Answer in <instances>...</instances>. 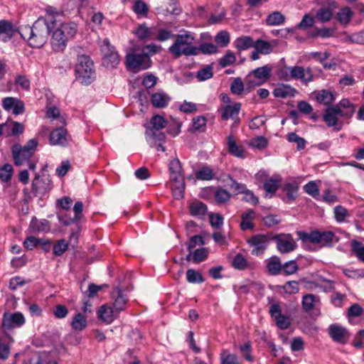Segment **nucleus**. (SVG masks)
<instances>
[{
  "label": "nucleus",
  "instance_id": "1",
  "mask_svg": "<svg viewBox=\"0 0 364 364\" xmlns=\"http://www.w3.org/2000/svg\"><path fill=\"white\" fill-rule=\"evenodd\" d=\"M53 23L51 17L48 19L38 18L32 26L21 27L18 32L31 47L40 48L47 42L49 33L55 28Z\"/></svg>",
  "mask_w": 364,
  "mask_h": 364
},
{
  "label": "nucleus",
  "instance_id": "2",
  "mask_svg": "<svg viewBox=\"0 0 364 364\" xmlns=\"http://www.w3.org/2000/svg\"><path fill=\"white\" fill-rule=\"evenodd\" d=\"M77 32V26L74 22L58 24L51 31L52 36L50 44L55 52H60L65 50L67 41L73 38Z\"/></svg>",
  "mask_w": 364,
  "mask_h": 364
},
{
  "label": "nucleus",
  "instance_id": "3",
  "mask_svg": "<svg viewBox=\"0 0 364 364\" xmlns=\"http://www.w3.org/2000/svg\"><path fill=\"white\" fill-rule=\"evenodd\" d=\"M38 144L36 139H31L23 146L18 144H14L11 147V154L15 165L20 166L27 163L28 168L35 171L36 162L31 160V158L33 156Z\"/></svg>",
  "mask_w": 364,
  "mask_h": 364
},
{
  "label": "nucleus",
  "instance_id": "4",
  "mask_svg": "<svg viewBox=\"0 0 364 364\" xmlns=\"http://www.w3.org/2000/svg\"><path fill=\"white\" fill-rule=\"evenodd\" d=\"M194 40L195 37L190 32L177 35L174 43L169 47V51L176 58L183 55H197L198 49L193 46Z\"/></svg>",
  "mask_w": 364,
  "mask_h": 364
},
{
  "label": "nucleus",
  "instance_id": "5",
  "mask_svg": "<svg viewBox=\"0 0 364 364\" xmlns=\"http://www.w3.org/2000/svg\"><path fill=\"white\" fill-rule=\"evenodd\" d=\"M76 80L83 85H90L95 78L93 62L89 56H78L75 65Z\"/></svg>",
  "mask_w": 364,
  "mask_h": 364
},
{
  "label": "nucleus",
  "instance_id": "6",
  "mask_svg": "<svg viewBox=\"0 0 364 364\" xmlns=\"http://www.w3.org/2000/svg\"><path fill=\"white\" fill-rule=\"evenodd\" d=\"M166 121L160 115H154L146 127L145 134L150 146H155L157 141H164L165 134L161 131L166 126Z\"/></svg>",
  "mask_w": 364,
  "mask_h": 364
},
{
  "label": "nucleus",
  "instance_id": "7",
  "mask_svg": "<svg viewBox=\"0 0 364 364\" xmlns=\"http://www.w3.org/2000/svg\"><path fill=\"white\" fill-rule=\"evenodd\" d=\"M126 65L129 70L137 73L149 68L151 65V60L146 54L132 52L127 55Z\"/></svg>",
  "mask_w": 364,
  "mask_h": 364
},
{
  "label": "nucleus",
  "instance_id": "8",
  "mask_svg": "<svg viewBox=\"0 0 364 364\" xmlns=\"http://www.w3.org/2000/svg\"><path fill=\"white\" fill-rule=\"evenodd\" d=\"M103 53V64L107 68H114L119 63L118 53L114 50L107 39H105L101 45Z\"/></svg>",
  "mask_w": 364,
  "mask_h": 364
},
{
  "label": "nucleus",
  "instance_id": "9",
  "mask_svg": "<svg viewBox=\"0 0 364 364\" xmlns=\"http://www.w3.org/2000/svg\"><path fill=\"white\" fill-rule=\"evenodd\" d=\"M26 322L24 316L21 312L4 313L2 319V327L10 330L22 326Z\"/></svg>",
  "mask_w": 364,
  "mask_h": 364
},
{
  "label": "nucleus",
  "instance_id": "10",
  "mask_svg": "<svg viewBox=\"0 0 364 364\" xmlns=\"http://www.w3.org/2000/svg\"><path fill=\"white\" fill-rule=\"evenodd\" d=\"M269 314L276 322L277 327L280 329H287L290 324L291 320L289 316L282 314V309L279 304H274L269 307Z\"/></svg>",
  "mask_w": 364,
  "mask_h": 364
},
{
  "label": "nucleus",
  "instance_id": "11",
  "mask_svg": "<svg viewBox=\"0 0 364 364\" xmlns=\"http://www.w3.org/2000/svg\"><path fill=\"white\" fill-rule=\"evenodd\" d=\"M328 330L329 336L335 342L343 345L348 342L350 333L345 327L334 323L330 325Z\"/></svg>",
  "mask_w": 364,
  "mask_h": 364
},
{
  "label": "nucleus",
  "instance_id": "12",
  "mask_svg": "<svg viewBox=\"0 0 364 364\" xmlns=\"http://www.w3.org/2000/svg\"><path fill=\"white\" fill-rule=\"evenodd\" d=\"M277 242V250L281 253H289L294 251L296 244L293 237L290 234L280 235L274 237Z\"/></svg>",
  "mask_w": 364,
  "mask_h": 364
},
{
  "label": "nucleus",
  "instance_id": "13",
  "mask_svg": "<svg viewBox=\"0 0 364 364\" xmlns=\"http://www.w3.org/2000/svg\"><path fill=\"white\" fill-rule=\"evenodd\" d=\"M51 189V181L48 177L41 178L36 175L32 183V191L35 196H42Z\"/></svg>",
  "mask_w": 364,
  "mask_h": 364
},
{
  "label": "nucleus",
  "instance_id": "14",
  "mask_svg": "<svg viewBox=\"0 0 364 364\" xmlns=\"http://www.w3.org/2000/svg\"><path fill=\"white\" fill-rule=\"evenodd\" d=\"M3 108L14 115L21 114L25 112L24 103L18 98L7 97L2 100Z\"/></svg>",
  "mask_w": 364,
  "mask_h": 364
},
{
  "label": "nucleus",
  "instance_id": "15",
  "mask_svg": "<svg viewBox=\"0 0 364 364\" xmlns=\"http://www.w3.org/2000/svg\"><path fill=\"white\" fill-rule=\"evenodd\" d=\"M291 79L299 80L301 82L307 84L314 80V75L310 68L303 66H291Z\"/></svg>",
  "mask_w": 364,
  "mask_h": 364
},
{
  "label": "nucleus",
  "instance_id": "16",
  "mask_svg": "<svg viewBox=\"0 0 364 364\" xmlns=\"http://www.w3.org/2000/svg\"><path fill=\"white\" fill-rule=\"evenodd\" d=\"M338 116L340 117V113L338 112L337 108L333 107L331 105L326 109L325 112L323 114V119L328 127H333L338 131L342 127L341 123L338 122Z\"/></svg>",
  "mask_w": 364,
  "mask_h": 364
},
{
  "label": "nucleus",
  "instance_id": "17",
  "mask_svg": "<svg viewBox=\"0 0 364 364\" xmlns=\"http://www.w3.org/2000/svg\"><path fill=\"white\" fill-rule=\"evenodd\" d=\"M50 143L52 145H59L65 146L69 143V136L66 129L63 127L57 128L53 130L50 134Z\"/></svg>",
  "mask_w": 364,
  "mask_h": 364
},
{
  "label": "nucleus",
  "instance_id": "18",
  "mask_svg": "<svg viewBox=\"0 0 364 364\" xmlns=\"http://www.w3.org/2000/svg\"><path fill=\"white\" fill-rule=\"evenodd\" d=\"M248 243L253 247L252 253L253 255H259L263 253L264 250L268 245V240L264 235H257L252 236Z\"/></svg>",
  "mask_w": 364,
  "mask_h": 364
},
{
  "label": "nucleus",
  "instance_id": "19",
  "mask_svg": "<svg viewBox=\"0 0 364 364\" xmlns=\"http://www.w3.org/2000/svg\"><path fill=\"white\" fill-rule=\"evenodd\" d=\"M241 109V104L239 102L234 103L232 105H228L219 109V112L221 114V118L223 120H228L229 119H236L238 118V114Z\"/></svg>",
  "mask_w": 364,
  "mask_h": 364
},
{
  "label": "nucleus",
  "instance_id": "20",
  "mask_svg": "<svg viewBox=\"0 0 364 364\" xmlns=\"http://www.w3.org/2000/svg\"><path fill=\"white\" fill-rule=\"evenodd\" d=\"M112 294L114 299L112 308L117 314H119L121 311H124L125 309L127 298L124 295L123 291L119 288H115Z\"/></svg>",
  "mask_w": 364,
  "mask_h": 364
},
{
  "label": "nucleus",
  "instance_id": "21",
  "mask_svg": "<svg viewBox=\"0 0 364 364\" xmlns=\"http://www.w3.org/2000/svg\"><path fill=\"white\" fill-rule=\"evenodd\" d=\"M332 106L337 108L340 117L344 119L350 118L355 112L354 105L347 99H343L338 104Z\"/></svg>",
  "mask_w": 364,
  "mask_h": 364
},
{
  "label": "nucleus",
  "instance_id": "22",
  "mask_svg": "<svg viewBox=\"0 0 364 364\" xmlns=\"http://www.w3.org/2000/svg\"><path fill=\"white\" fill-rule=\"evenodd\" d=\"M29 228L33 233L48 232L50 230V223L46 219L38 220L33 217L31 221Z\"/></svg>",
  "mask_w": 364,
  "mask_h": 364
},
{
  "label": "nucleus",
  "instance_id": "23",
  "mask_svg": "<svg viewBox=\"0 0 364 364\" xmlns=\"http://www.w3.org/2000/svg\"><path fill=\"white\" fill-rule=\"evenodd\" d=\"M256 218V213L252 209H249L241 215L242 221L240 227L242 230H253L255 225L253 220Z\"/></svg>",
  "mask_w": 364,
  "mask_h": 364
},
{
  "label": "nucleus",
  "instance_id": "24",
  "mask_svg": "<svg viewBox=\"0 0 364 364\" xmlns=\"http://www.w3.org/2000/svg\"><path fill=\"white\" fill-rule=\"evenodd\" d=\"M272 70V68L271 65H265L253 70L250 73L262 85L270 78Z\"/></svg>",
  "mask_w": 364,
  "mask_h": 364
},
{
  "label": "nucleus",
  "instance_id": "25",
  "mask_svg": "<svg viewBox=\"0 0 364 364\" xmlns=\"http://www.w3.org/2000/svg\"><path fill=\"white\" fill-rule=\"evenodd\" d=\"M117 315L118 314L107 304L102 305L97 311L98 318L107 323H111Z\"/></svg>",
  "mask_w": 364,
  "mask_h": 364
},
{
  "label": "nucleus",
  "instance_id": "26",
  "mask_svg": "<svg viewBox=\"0 0 364 364\" xmlns=\"http://www.w3.org/2000/svg\"><path fill=\"white\" fill-rule=\"evenodd\" d=\"M227 146L228 151L231 155L237 158L245 157L243 146L237 144L232 135L228 136L227 138Z\"/></svg>",
  "mask_w": 364,
  "mask_h": 364
},
{
  "label": "nucleus",
  "instance_id": "27",
  "mask_svg": "<svg viewBox=\"0 0 364 364\" xmlns=\"http://www.w3.org/2000/svg\"><path fill=\"white\" fill-rule=\"evenodd\" d=\"M6 339L0 338V360H6L11 353V346L14 343V338L6 334Z\"/></svg>",
  "mask_w": 364,
  "mask_h": 364
},
{
  "label": "nucleus",
  "instance_id": "28",
  "mask_svg": "<svg viewBox=\"0 0 364 364\" xmlns=\"http://www.w3.org/2000/svg\"><path fill=\"white\" fill-rule=\"evenodd\" d=\"M233 45L237 50L242 51L253 48L255 41L249 36H242L234 41Z\"/></svg>",
  "mask_w": 364,
  "mask_h": 364
},
{
  "label": "nucleus",
  "instance_id": "29",
  "mask_svg": "<svg viewBox=\"0 0 364 364\" xmlns=\"http://www.w3.org/2000/svg\"><path fill=\"white\" fill-rule=\"evenodd\" d=\"M282 182V178L279 176H274L269 178L265 183L263 184V188L267 194H270V197L272 196Z\"/></svg>",
  "mask_w": 364,
  "mask_h": 364
},
{
  "label": "nucleus",
  "instance_id": "30",
  "mask_svg": "<svg viewBox=\"0 0 364 364\" xmlns=\"http://www.w3.org/2000/svg\"><path fill=\"white\" fill-rule=\"evenodd\" d=\"M296 90L289 85H279L273 90V95L276 97L285 98L287 97H293Z\"/></svg>",
  "mask_w": 364,
  "mask_h": 364
},
{
  "label": "nucleus",
  "instance_id": "31",
  "mask_svg": "<svg viewBox=\"0 0 364 364\" xmlns=\"http://www.w3.org/2000/svg\"><path fill=\"white\" fill-rule=\"evenodd\" d=\"M151 101L154 107L164 108L168 105L170 97L164 92H156L151 95Z\"/></svg>",
  "mask_w": 364,
  "mask_h": 364
},
{
  "label": "nucleus",
  "instance_id": "32",
  "mask_svg": "<svg viewBox=\"0 0 364 364\" xmlns=\"http://www.w3.org/2000/svg\"><path fill=\"white\" fill-rule=\"evenodd\" d=\"M168 166L171 181L179 180L180 178H183L181 173V164L178 159L171 161Z\"/></svg>",
  "mask_w": 364,
  "mask_h": 364
},
{
  "label": "nucleus",
  "instance_id": "33",
  "mask_svg": "<svg viewBox=\"0 0 364 364\" xmlns=\"http://www.w3.org/2000/svg\"><path fill=\"white\" fill-rule=\"evenodd\" d=\"M267 268L272 275H278L281 271L282 264L278 257L274 256L266 260Z\"/></svg>",
  "mask_w": 364,
  "mask_h": 364
},
{
  "label": "nucleus",
  "instance_id": "34",
  "mask_svg": "<svg viewBox=\"0 0 364 364\" xmlns=\"http://www.w3.org/2000/svg\"><path fill=\"white\" fill-rule=\"evenodd\" d=\"M299 186L296 182L285 183L282 186V191L286 193L289 201L294 200L298 196Z\"/></svg>",
  "mask_w": 364,
  "mask_h": 364
},
{
  "label": "nucleus",
  "instance_id": "35",
  "mask_svg": "<svg viewBox=\"0 0 364 364\" xmlns=\"http://www.w3.org/2000/svg\"><path fill=\"white\" fill-rule=\"evenodd\" d=\"M207 206L200 201H194L189 206L190 213L193 216L203 218L207 212Z\"/></svg>",
  "mask_w": 364,
  "mask_h": 364
},
{
  "label": "nucleus",
  "instance_id": "36",
  "mask_svg": "<svg viewBox=\"0 0 364 364\" xmlns=\"http://www.w3.org/2000/svg\"><path fill=\"white\" fill-rule=\"evenodd\" d=\"M353 16V12L348 6H345L341 8L338 12L337 13L336 18L338 21L344 26L348 25L352 17Z\"/></svg>",
  "mask_w": 364,
  "mask_h": 364
},
{
  "label": "nucleus",
  "instance_id": "37",
  "mask_svg": "<svg viewBox=\"0 0 364 364\" xmlns=\"http://www.w3.org/2000/svg\"><path fill=\"white\" fill-rule=\"evenodd\" d=\"M171 183V189L174 198L176 199L182 198L185 189L184 178H180L179 180L173 181Z\"/></svg>",
  "mask_w": 364,
  "mask_h": 364
},
{
  "label": "nucleus",
  "instance_id": "38",
  "mask_svg": "<svg viewBox=\"0 0 364 364\" xmlns=\"http://www.w3.org/2000/svg\"><path fill=\"white\" fill-rule=\"evenodd\" d=\"M285 16L279 11H274L269 14L266 18V23L268 26H280L285 22Z\"/></svg>",
  "mask_w": 364,
  "mask_h": 364
},
{
  "label": "nucleus",
  "instance_id": "39",
  "mask_svg": "<svg viewBox=\"0 0 364 364\" xmlns=\"http://www.w3.org/2000/svg\"><path fill=\"white\" fill-rule=\"evenodd\" d=\"M318 301L319 299L316 295L311 294H306L302 298V308L306 312L310 311L314 309L316 303Z\"/></svg>",
  "mask_w": 364,
  "mask_h": 364
},
{
  "label": "nucleus",
  "instance_id": "40",
  "mask_svg": "<svg viewBox=\"0 0 364 364\" xmlns=\"http://www.w3.org/2000/svg\"><path fill=\"white\" fill-rule=\"evenodd\" d=\"M364 309L358 304H353L348 310V321L350 323H356L355 318L363 316Z\"/></svg>",
  "mask_w": 364,
  "mask_h": 364
},
{
  "label": "nucleus",
  "instance_id": "41",
  "mask_svg": "<svg viewBox=\"0 0 364 364\" xmlns=\"http://www.w3.org/2000/svg\"><path fill=\"white\" fill-rule=\"evenodd\" d=\"M196 178L202 181H210L214 178V173L210 166H204L196 173Z\"/></svg>",
  "mask_w": 364,
  "mask_h": 364
},
{
  "label": "nucleus",
  "instance_id": "42",
  "mask_svg": "<svg viewBox=\"0 0 364 364\" xmlns=\"http://www.w3.org/2000/svg\"><path fill=\"white\" fill-rule=\"evenodd\" d=\"M186 280L188 283L200 284L204 282V278L200 272L194 269H188L186 272Z\"/></svg>",
  "mask_w": 364,
  "mask_h": 364
},
{
  "label": "nucleus",
  "instance_id": "43",
  "mask_svg": "<svg viewBox=\"0 0 364 364\" xmlns=\"http://www.w3.org/2000/svg\"><path fill=\"white\" fill-rule=\"evenodd\" d=\"M332 16V10L329 7L326 6L320 8L316 14V18L322 23L330 21Z\"/></svg>",
  "mask_w": 364,
  "mask_h": 364
},
{
  "label": "nucleus",
  "instance_id": "44",
  "mask_svg": "<svg viewBox=\"0 0 364 364\" xmlns=\"http://www.w3.org/2000/svg\"><path fill=\"white\" fill-rule=\"evenodd\" d=\"M316 100L319 103L327 105L334 102L335 97L332 92L323 90L317 94Z\"/></svg>",
  "mask_w": 364,
  "mask_h": 364
},
{
  "label": "nucleus",
  "instance_id": "45",
  "mask_svg": "<svg viewBox=\"0 0 364 364\" xmlns=\"http://www.w3.org/2000/svg\"><path fill=\"white\" fill-rule=\"evenodd\" d=\"M351 249L358 260L364 263V243L354 240L351 242Z\"/></svg>",
  "mask_w": 364,
  "mask_h": 364
},
{
  "label": "nucleus",
  "instance_id": "46",
  "mask_svg": "<svg viewBox=\"0 0 364 364\" xmlns=\"http://www.w3.org/2000/svg\"><path fill=\"white\" fill-rule=\"evenodd\" d=\"M232 267L239 270H244L250 267V263L241 254L235 256L232 262Z\"/></svg>",
  "mask_w": 364,
  "mask_h": 364
},
{
  "label": "nucleus",
  "instance_id": "47",
  "mask_svg": "<svg viewBox=\"0 0 364 364\" xmlns=\"http://www.w3.org/2000/svg\"><path fill=\"white\" fill-rule=\"evenodd\" d=\"M344 41L347 43L364 44V29L346 35Z\"/></svg>",
  "mask_w": 364,
  "mask_h": 364
},
{
  "label": "nucleus",
  "instance_id": "48",
  "mask_svg": "<svg viewBox=\"0 0 364 364\" xmlns=\"http://www.w3.org/2000/svg\"><path fill=\"white\" fill-rule=\"evenodd\" d=\"M71 326L75 331L83 330L87 326L86 318L80 313L77 314L73 319Z\"/></svg>",
  "mask_w": 364,
  "mask_h": 364
},
{
  "label": "nucleus",
  "instance_id": "49",
  "mask_svg": "<svg viewBox=\"0 0 364 364\" xmlns=\"http://www.w3.org/2000/svg\"><path fill=\"white\" fill-rule=\"evenodd\" d=\"M257 49L261 54L267 55L272 51V47L271 44L266 41L257 39L255 41V46H253Z\"/></svg>",
  "mask_w": 364,
  "mask_h": 364
},
{
  "label": "nucleus",
  "instance_id": "50",
  "mask_svg": "<svg viewBox=\"0 0 364 364\" xmlns=\"http://www.w3.org/2000/svg\"><path fill=\"white\" fill-rule=\"evenodd\" d=\"M135 35L141 40L152 38V31L145 23L139 25L134 32Z\"/></svg>",
  "mask_w": 364,
  "mask_h": 364
},
{
  "label": "nucleus",
  "instance_id": "51",
  "mask_svg": "<svg viewBox=\"0 0 364 364\" xmlns=\"http://www.w3.org/2000/svg\"><path fill=\"white\" fill-rule=\"evenodd\" d=\"M14 168L9 164H4L0 168V180L2 182H9L13 176Z\"/></svg>",
  "mask_w": 364,
  "mask_h": 364
},
{
  "label": "nucleus",
  "instance_id": "52",
  "mask_svg": "<svg viewBox=\"0 0 364 364\" xmlns=\"http://www.w3.org/2000/svg\"><path fill=\"white\" fill-rule=\"evenodd\" d=\"M287 139L289 142L295 143L297 146L298 150H302L305 148L306 146V140L300 137L299 135H297L294 132H291L287 136Z\"/></svg>",
  "mask_w": 364,
  "mask_h": 364
},
{
  "label": "nucleus",
  "instance_id": "53",
  "mask_svg": "<svg viewBox=\"0 0 364 364\" xmlns=\"http://www.w3.org/2000/svg\"><path fill=\"white\" fill-rule=\"evenodd\" d=\"M220 361L221 364H240L236 355L228 353L225 350L220 354Z\"/></svg>",
  "mask_w": 364,
  "mask_h": 364
},
{
  "label": "nucleus",
  "instance_id": "54",
  "mask_svg": "<svg viewBox=\"0 0 364 364\" xmlns=\"http://www.w3.org/2000/svg\"><path fill=\"white\" fill-rule=\"evenodd\" d=\"M215 41L221 47H226L230 43V34L225 31H221L215 36Z\"/></svg>",
  "mask_w": 364,
  "mask_h": 364
},
{
  "label": "nucleus",
  "instance_id": "55",
  "mask_svg": "<svg viewBox=\"0 0 364 364\" xmlns=\"http://www.w3.org/2000/svg\"><path fill=\"white\" fill-rule=\"evenodd\" d=\"M236 60L235 54L231 50H228L225 55L219 60V64L222 68L232 65Z\"/></svg>",
  "mask_w": 364,
  "mask_h": 364
},
{
  "label": "nucleus",
  "instance_id": "56",
  "mask_svg": "<svg viewBox=\"0 0 364 364\" xmlns=\"http://www.w3.org/2000/svg\"><path fill=\"white\" fill-rule=\"evenodd\" d=\"M299 269L298 264L295 260H290L285 262L282 267V271L286 275H291L295 274Z\"/></svg>",
  "mask_w": 364,
  "mask_h": 364
},
{
  "label": "nucleus",
  "instance_id": "57",
  "mask_svg": "<svg viewBox=\"0 0 364 364\" xmlns=\"http://www.w3.org/2000/svg\"><path fill=\"white\" fill-rule=\"evenodd\" d=\"M198 53L203 54H214L218 52V48L216 45L210 43H202L200 47H198Z\"/></svg>",
  "mask_w": 364,
  "mask_h": 364
},
{
  "label": "nucleus",
  "instance_id": "58",
  "mask_svg": "<svg viewBox=\"0 0 364 364\" xmlns=\"http://www.w3.org/2000/svg\"><path fill=\"white\" fill-rule=\"evenodd\" d=\"M208 252L205 248H199L193 252V262L200 263L206 259Z\"/></svg>",
  "mask_w": 364,
  "mask_h": 364
},
{
  "label": "nucleus",
  "instance_id": "59",
  "mask_svg": "<svg viewBox=\"0 0 364 364\" xmlns=\"http://www.w3.org/2000/svg\"><path fill=\"white\" fill-rule=\"evenodd\" d=\"M133 10L137 15L146 16L149 8L145 2L141 0H136L134 4Z\"/></svg>",
  "mask_w": 364,
  "mask_h": 364
},
{
  "label": "nucleus",
  "instance_id": "60",
  "mask_svg": "<svg viewBox=\"0 0 364 364\" xmlns=\"http://www.w3.org/2000/svg\"><path fill=\"white\" fill-rule=\"evenodd\" d=\"M335 218L337 222L343 223L349 216L348 210L341 205H337L334 208Z\"/></svg>",
  "mask_w": 364,
  "mask_h": 364
},
{
  "label": "nucleus",
  "instance_id": "61",
  "mask_svg": "<svg viewBox=\"0 0 364 364\" xmlns=\"http://www.w3.org/2000/svg\"><path fill=\"white\" fill-rule=\"evenodd\" d=\"M68 249V243L63 239L60 240L53 246V254L55 256H61Z\"/></svg>",
  "mask_w": 364,
  "mask_h": 364
},
{
  "label": "nucleus",
  "instance_id": "62",
  "mask_svg": "<svg viewBox=\"0 0 364 364\" xmlns=\"http://www.w3.org/2000/svg\"><path fill=\"white\" fill-rule=\"evenodd\" d=\"M215 198L216 202L219 204H221L230 200V194L228 191L220 188L215 192Z\"/></svg>",
  "mask_w": 364,
  "mask_h": 364
},
{
  "label": "nucleus",
  "instance_id": "63",
  "mask_svg": "<svg viewBox=\"0 0 364 364\" xmlns=\"http://www.w3.org/2000/svg\"><path fill=\"white\" fill-rule=\"evenodd\" d=\"M213 75V68L210 66H207L204 68L199 70L197 73V78L199 81H204L211 78Z\"/></svg>",
  "mask_w": 364,
  "mask_h": 364
},
{
  "label": "nucleus",
  "instance_id": "64",
  "mask_svg": "<svg viewBox=\"0 0 364 364\" xmlns=\"http://www.w3.org/2000/svg\"><path fill=\"white\" fill-rule=\"evenodd\" d=\"M284 292L289 294H294L299 292V282L296 281L287 282L283 287Z\"/></svg>",
  "mask_w": 364,
  "mask_h": 364
}]
</instances>
